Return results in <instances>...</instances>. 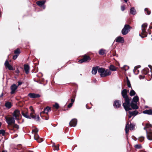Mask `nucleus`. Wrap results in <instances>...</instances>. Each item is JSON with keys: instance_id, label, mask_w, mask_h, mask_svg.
I'll return each mask as SVG.
<instances>
[{"instance_id": "obj_19", "label": "nucleus", "mask_w": 152, "mask_h": 152, "mask_svg": "<svg viewBox=\"0 0 152 152\" xmlns=\"http://www.w3.org/2000/svg\"><path fill=\"white\" fill-rule=\"evenodd\" d=\"M129 115H131L132 116H135L138 113V112L137 111L135 110L133 111H129Z\"/></svg>"}, {"instance_id": "obj_6", "label": "nucleus", "mask_w": 152, "mask_h": 152, "mask_svg": "<svg viewBox=\"0 0 152 152\" xmlns=\"http://www.w3.org/2000/svg\"><path fill=\"white\" fill-rule=\"evenodd\" d=\"M46 1L45 0H41L37 1L36 3L40 7H42L43 9L45 8V6L44 5Z\"/></svg>"}, {"instance_id": "obj_3", "label": "nucleus", "mask_w": 152, "mask_h": 152, "mask_svg": "<svg viewBox=\"0 0 152 152\" xmlns=\"http://www.w3.org/2000/svg\"><path fill=\"white\" fill-rule=\"evenodd\" d=\"M147 23H144L142 25V35L144 36H141L140 34H139V35L142 38H143L145 37H146L147 36V32H146L145 28L147 27Z\"/></svg>"}, {"instance_id": "obj_32", "label": "nucleus", "mask_w": 152, "mask_h": 152, "mask_svg": "<svg viewBox=\"0 0 152 152\" xmlns=\"http://www.w3.org/2000/svg\"><path fill=\"white\" fill-rule=\"evenodd\" d=\"M128 124H126L125 128V130L126 132V134H127L129 131V126H128Z\"/></svg>"}, {"instance_id": "obj_52", "label": "nucleus", "mask_w": 152, "mask_h": 152, "mask_svg": "<svg viewBox=\"0 0 152 152\" xmlns=\"http://www.w3.org/2000/svg\"><path fill=\"white\" fill-rule=\"evenodd\" d=\"M71 102H72L71 103H72V104L75 101L74 99H71Z\"/></svg>"}, {"instance_id": "obj_38", "label": "nucleus", "mask_w": 152, "mask_h": 152, "mask_svg": "<svg viewBox=\"0 0 152 152\" xmlns=\"http://www.w3.org/2000/svg\"><path fill=\"white\" fill-rule=\"evenodd\" d=\"M134 147L137 149H140L142 148V146L140 144H137L135 145Z\"/></svg>"}, {"instance_id": "obj_30", "label": "nucleus", "mask_w": 152, "mask_h": 152, "mask_svg": "<svg viewBox=\"0 0 152 152\" xmlns=\"http://www.w3.org/2000/svg\"><path fill=\"white\" fill-rule=\"evenodd\" d=\"M105 50L101 49L99 50V53L100 55H103L105 54Z\"/></svg>"}, {"instance_id": "obj_59", "label": "nucleus", "mask_w": 152, "mask_h": 152, "mask_svg": "<svg viewBox=\"0 0 152 152\" xmlns=\"http://www.w3.org/2000/svg\"><path fill=\"white\" fill-rule=\"evenodd\" d=\"M125 2H127L128 1V0H124Z\"/></svg>"}, {"instance_id": "obj_45", "label": "nucleus", "mask_w": 152, "mask_h": 152, "mask_svg": "<svg viewBox=\"0 0 152 152\" xmlns=\"http://www.w3.org/2000/svg\"><path fill=\"white\" fill-rule=\"evenodd\" d=\"M18 54H15V55L13 56L12 58L14 60H15L18 56Z\"/></svg>"}, {"instance_id": "obj_5", "label": "nucleus", "mask_w": 152, "mask_h": 152, "mask_svg": "<svg viewBox=\"0 0 152 152\" xmlns=\"http://www.w3.org/2000/svg\"><path fill=\"white\" fill-rule=\"evenodd\" d=\"M130 30V27L128 25H125L121 31L122 34L123 35L127 34Z\"/></svg>"}, {"instance_id": "obj_14", "label": "nucleus", "mask_w": 152, "mask_h": 152, "mask_svg": "<svg viewBox=\"0 0 152 152\" xmlns=\"http://www.w3.org/2000/svg\"><path fill=\"white\" fill-rule=\"evenodd\" d=\"M147 137V139L150 140H152V131L148 132L146 131Z\"/></svg>"}, {"instance_id": "obj_50", "label": "nucleus", "mask_w": 152, "mask_h": 152, "mask_svg": "<svg viewBox=\"0 0 152 152\" xmlns=\"http://www.w3.org/2000/svg\"><path fill=\"white\" fill-rule=\"evenodd\" d=\"M121 10L122 11H124L125 10V7L124 6H122L121 7Z\"/></svg>"}, {"instance_id": "obj_17", "label": "nucleus", "mask_w": 152, "mask_h": 152, "mask_svg": "<svg viewBox=\"0 0 152 152\" xmlns=\"http://www.w3.org/2000/svg\"><path fill=\"white\" fill-rule=\"evenodd\" d=\"M50 110V108L49 107H47L44 109V111L41 113L40 115H41L42 113H45L47 114H48V112Z\"/></svg>"}, {"instance_id": "obj_34", "label": "nucleus", "mask_w": 152, "mask_h": 152, "mask_svg": "<svg viewBox=\"0 0 152 152\" xmlns=\"http://www.w3.org/2000/svg\"><path fill=\"white\" fill-rule=\"evenodd\" d=\"M148 71V69H144L142 71V72L143 74L146 75L147 74Z\"/></svg>"}, {"instance_id": "obj_9", "label": "nucleus", "mask_w": 152, "mask_h": 152, "mask_svg": "<svg viewBox=\"0 0 152 152\" xmlns=\"http://www.w3.org/2000/svg\"><path fill=\"white\" fill-rule=\"evenodd\" d=\"M18 86L15 84H13L11 86L10 88L11 91L10 92V94H12L15 93V91L18 88Z\"/></svg>"}, {"instance_id": "obj_1", "label": "nucleus", "mask_w": 152, "mask_h": 152, "mask_svg": "<svg viewBox=\"0 0 152 152\" xmlns=\"http://www.w3.org/2000/svg\"><path fill=\"white\" fill-rule=\"evenodd\" d=\"M121 94L123 98L124 99L125 102L123 103V106L126 111L131 110L132 109L130 108V100L127 95V90L124 89L121 92Z\"/></svg>"}, {"instance_id": "obj_62", "label": "nucleus", "mask_w": 152, "mask_h": 152, "mask_svg": "<svg viewBox=\"0 0 152 152\" xmlns=\"http://www.w3.org/2000/svg\"><path fill=\"white\" fill-rule=\"evenodd\" d=\"M1 123L0 122V127L1 126Z\"/></svg>"}, {"instance_id": "obj_8", "label": "nucleus", "mask_w": 152, "mask_h": 152, "mask_svg": "<svg viewBox=\"0 0 152 152\" xmlns=\"http://www.w3.org/2000/svg\"><path fill=\"white\" fill-rule=\"evenodd\" d=\"M19 111L18 110H16L14 112L13 116L15 119H18L20 115Z\"/></svg>"}, {"instance_id": "obj_47", "label": "nucleus", "mask_w": 152, "mask_h": 152, "mask_svg": "<svg viewBox=\"0 0 152 152\" xmlns=\"http://www.w3.org/2000/svg\"><path fill=\"white\" fill-rule=\"evenodd\" d=\"M34 119L36 121H39L40 119L38 115H37V117L35 116V118Z\"/></svg>"}, {"instance_id": "obj_54", "label": "nucleus", "mask_w": 152, "mask_h": 152, "mask_svg": "<svg viewBox=\"0 0 152 152\" xmlns=\"http://www.w3.org/2000/svg\"><path fill=\"white\" fill-rule=\"evenodd\" d=\"M3 96V93H2L1 95H0V98L2 97Z\"/></svg>"}, {"instance_id": "obj_12", "label": "nucleus", "mask_w": 152, "mask_h": 152, "mask_svg": "<svg viewBox=\"0 0 152 152\" xmlns=\"http://www.w3.org/2000/svg\"><path fill=\"white\" fill-rule=\"evenodd\" d=\"M121 105V102L120 101L116 100L115 101L113 104V106L117 108L119 107Z\"/></svg>"}, {"instance_id": "obj_10", "label": "nucleus", "mask_w": 152, "mask_h": 152, "mask_svg": "<svg viewBox=\"0 0 152 152\" xmlns=\"http://www.w3.org/2000/svg\"><path fill=\"white\" fill-rule=\"evenodd\" d=\"M115 42H120L122 43L124 42V40L123 37L119 36L117 37L115 40Z\"/></svg>"}, {"instance_id": "obj_13", "label": "nucleus", "mask_w": 152, "mask_h": 152, "mask_svg": "<svg viewBox=\"0 0 152 152\" xmlns=\"http://www.w3.org/2000/svg\"><path fill=\"white\" fill-rule=\"evenodd\" d=\"M28 96L31 98H38L40 96V95L39 94L31 93L29 94Z\"/></svg>"}, {"instance_id": "obj_51", "label": "nucleus", "mask_w": 152, "mask_h": 152, "mask_svg": "<svg viewBox=\"0 0 152 152\" xmlns=\"http://www.w3.org/2000/svg\"><path fill=\"white\" fill-rule=\"evenodd\" d=\"M30 109L31 111V112H34V110L33 109L32 106H30Z\"/></svg>"}, {"instance_id": "obj_43", "label": "nucleus", "mask_w": 152, "mask_h": 152, "mask_svg": "<svg viewBox=\"0 0 152 152\" xmlns=\"http://www.w3.org/2000/svg\"><path fill=\"white\" fill-rule=\"evenodd\" d=\"M145 11L147 12V14L149 15L150 14V12L148 10V8H145Z\"/></svg>"}, {"instance_id": "obj_24", "label": "nucleus", "mask_w": 152, "mask_h": 152, "mask_svg": "<svg viewBox=\"0 0 152 152\" xmlns=\"http://www.w3.org/2000/svg\"><path fill=\"white\" fill-rule=\"evenodd\" d=\"M110 69L112 71H116L117 68L113 65H111L109 67Z\"/></svg>"}, {"instance_id": "obj_44", "label": "nucleus", "mask_w": 152, "mask_h": 152, "mask_svg": "<svg viewBox=\"0 0 152 152\" xmlns=\"http://www.w3.org/2000/svg\"><path fill=\"white\" fill-rule=\"evenodd\" d=\"M53 106L56 109H58L59 107V105L57 103H56L55 104L53 105Z\"/></svg>"}, {"instance_id": "obj_26", "label": "nucleus", "mask_w": 152, "mask_h": 152, "mask_svg": "<svg viewBox=\"0 0 152 152\" xmlns=\"http://www.w3.org/2000/svg\"><path fill=\"white\" fill-rule=\"evenodd\" d=\"M138 97L137 96H136L133 98L132 101L136 103L138 101Z\"/></svg>"}, {"instance_id": "obj_22", "label": "nucleus", "mask_w": 152, "mask_h": 152, "mask_svg": "<svg viewBox=\"0 0 152 152\" xmlns=\"http://www.w3.org/2000/svg\"><path fill=\"white\" fill-rule=\"evenodd\" d=\"M130 105V107L131 106L132 108L133 109H138V107L137 105L135 104L131 103ZM131 109V108L130 107Z\"/></svg>"}, {"instance_id": "obj_49", "label": "nucleus", "mask_w": 152, "mask_h": 152, "mask_svg": "<svg viewBox=\"0 0 152 152\" xmlns=\"http://www.w3.org/2000/svg\"><path fill=\"white\" fill-rule=\"evenodd\" d=\"M73 104L72 103H70L68 105V108H70L72 105Z\"/></svg>"}, {"instance_id": "obj_42", "label": "nucleus", "mask_w": 152, "mask_h": 152, "mask_svg": "<svg viewBox=\"0 0 152 152\" xmlns=\"http://www.w3.org/2000/svg\"><path fill=\"white\" fill-rule=\"evenodd\" d=\"M13 127L14 128H16L17 129H18L19 128V126L17 124H14Z\"/></svg>"}, {"instance_id": "obj_31", "label": "nucleus", "mask_w": 152, "mask_h": 152, "mask_svg": "<svg viewBox=\"0 0 152 152\" xmlns=\"http://www.w3.org/2000/svg\"><path fill=\"white\" fill-rule=\"evenodd\" d=\"M135 127V125L131 123L129 125L130 129L131 130H134Z\"/></svg>"}, {"instance_id": "obj_33", "label": "nucleus", "mask_w": 152, "mask_h": 152, "mask_svg": "<svg viewBox=\"0 0 152 152\" xmlns=\"http://www.w3.org/2000/svg\"><path fill=\"white\" fill-rule=\"evenodd\" d=\"M20 53V49L18 48L16 50H15L14 51V53L16 54H18V55Z\"/></svg>"}, {"instance_id": "obj_64", "label": "nucleus", "mask_w": 152, "mask_h": 152, "mask_svg": "<svg viewBox=\"0 0 152 152\" xmlns=\"http://www.w3.org/2000/svg\"><path fill=\"white\" fill-rule=\"evenodd\" d=\"M48 118H47V119H46L47 120H48Z\"/></svg>"}, {"instance_id": "obj_15", "label": "nucleus", "mask_w": 152, "mask_h": 152, "mask_svg": "<svg viewBox=\"0 0 152 152\" xmlns=\"http://www.w3.org/2000/svg\"><path fill=\"white\" fill-rule=\"evenodd\" d=\"M38 132V129L36 128L32 131V132L34 134V138H35L36 137H39V135L37 133Z\"/></svg>"}, {"instance_id": "obj_4", "label": "nucleus", "mask_w": 152, "mask_h": 152, "mask_svg": "<svg viewBox=\"0 0 152 152\" xmlns=\"http://www.w3.org/2000/svg\"><path fill=\"white\" fill-rule=\"evenodd\" d=\"M6 121L9 126H11L14 124L15 122V118L12 117H5Z\"/></svg>"}, {"instance_id": "obj_55", "label": "nucleus", "mask_w": 152, "mask_h": 152, "mask_svg": "<svg viewBox=\"0 0 152 152\" xmlns=\"http://www.w3.org/2000/svg\"><path fill=\"white\" fill-rule=\"evenodd\" d=\"M144 139V137H142V138H141V140H140V141L142 142L143 140Z\"/></svg>"}, {"instance_id": "obj_28", "label": "nucleus", "mask_w": 152, "mask_h": 152, "mask_svg": "<svg viewBox=\"0 0 152 152\" xmlns=\"http://www.w3.org/2000/svg\"><path fill=\"white\" fill-rule=\"evenodd\" d=\"M22 114L24 117L27 118L31 119L30 117L28 114L27 113H25L23 112H22Z\"/></svg>"}, {"instance_id": "obj_20", "label": "nucleus", "mask_w": 152, "mask_h": 152, "mask_svg": "<svg viewBox=\"0 0 152 152\" xmlns=\"http://www.w3.org/2000/svg\"><path fill=\"white\" fill-rule=\"evenodd\" d=\"M98 67H93L92 69V73L93 74L95 75L97 72V71H98Z\"/></svg>"}, {"instance_id": "obj_16", "label": "nucleus", "mask_w": 152, "mask_h": 152, "mask_svg": "<svg viewBox=\"0 0 152 152\" xmlns=\"http://www.w3.org/2000/svg\"><path fill=\"white\" fill-rule=\"evenodd\" d=\"M24 69L25 72L26 74H28L29 72L30 68L28 65L24 64Z\"/></svg>"}, {"instance_id": "obj_40", "label": "nucleus", "mask_w": 152, "mask_h": 152, "mask_svg": "<svg viewBox=\"0 0 152 152\" xmlns=\"http://www.w3.org/2000/svg\"><path fill=\"white\" fill-rule=\"evenodd\" d=\"M5 133V131L4 130L1 129L0 130V134H1L2 135H4Z\"/></svg>"}, {"instance_id": "obj_2", "label": "nucleus", "mask_w": 152, "mask_h": 152, "mask_svg": "<svg viewBox=\"0 0 152 152\" xmlns=\"http://www.w3.org/2000/svg\"><path fill=\"white\" fill-rule=\"evenodd\" d=\"M98 72L100 74L101 77H102L110 75L111 74V72L109 70L106 69L105 70L103 68H99Z\"/></svg>"}, {"instance_id": "obj_56", "label": "nucleus", "mask_w": 152, "mask_h": 152, "mask_svg": "<svg viewBox=\"0 0 152 152\" xmlns=\"http://www.w3.org/2000/svg\"><path fill=\"white\" fill-rule=\"evenodd\" d=\"M148 67L151 69H152L151 68L152 67V66L151 65H148Z\"/></svg>"}, {"instance_id": "obj_7", "label": "nucleus", "mask_w": 152, "mask_h": 152, "mask_svg": "<svg viewBox=\"0 0 152 152\" xmlns=\"http://www.w3.org/2000/svg\"><path fill=\"white\" fill-rule=\"evenodd\" d=\"M90 60V57L88 56L85 55L82 59L79 60V62L82 63L83 62L88 61Z\"/></svg>"}, {"instance_id": "obj_61", "label": "nucleus", "mask_w": 152, "mask_h": 152, "mask_svg": "<svg viewBox=\"0 0 152 152\" xmlns=\"http://www.w3.org/2000/svg\"><path fill=\"white\" fill-rule=\"evenodd\" d=\"M142 78H144V77L142 76Z\"/></svg>"}, {"instance_id": "obj_58", "label": "nucleus", "mask_w": 152, "mask_h": 152, "mask_svg": "<svg viewBox=\"0 0 152 152\" xmlns=\"http://www.w3.org/2000/svg\"><path fill=\"white\" fill-rule=\"evenodd\" d=\"M146 127L145 126L144 128V130H146V131H147L146 130Z\"/></svg>"}, {"instance_id": "obj_25", "label": "nucleus", "mask_w": 152, "mask_h": 152, "mask_svg": "<svg viewBox=\"0 0 152 152\" xmlns=\"http://www.w3.org/2000/svg\"><path fill=\"white\" fill-rule=\"evenodd\" d=\"M34 139L36 140L39 143H40L43 141V139L40 138L39 136V137H36L35 138H34Z\"/></svg>"}, {"instance_id": "obj_18", "label": "nucleus", "mask_w": 152, "mask_h": 152, "mask_svg": "<svg viewBox=\"0 0 152 152\" xmlns=\"http://www.w3.org/2000/svg\"><path fill=\"white\" fill-rule=\"evenodd\" d=\"M142 113L145 114L152 115V110H146L143 111Z\"/></svg>"}, {"instance_id": "obj_21", "label": "nucleus", "mask_w": 152, "mask_h": 152, "mask_svg": "<svg viewBox=\"0 0 152 152\" xmlns=\"http://www.w3.org/2000/svg\"><path fill=\"white\" fill-rule=\"evenodd\" d=\"M130 12L132 15H135L136 14V10L134 7H132L130 10Z\"/></svg>"}, {"instance_id": "obj_57", "label": "nucleus", "mask_w": 152, "mask_h": 152, "mask_svg": "<svg viewBox=\"0 0 152 152\" xmlns=\"http://www.w3.org/2000/svg\"><path fill=\"white\" fill-rule=\"evenodd\" d=\"M132 115H129V118H130L132 116Z\"/></svg>"}, {"instance_id": "obj_63", "label": "nucleus", "mask_w": 152, "mask_h": 152, "mask_svg": "<svg viewBox=\"0 0 152 152\" xmlns=\"http://www.w3.org/2000/svg\"><path fill=\"white\" fill-rule=\"evenodd\" d=\"M2 152H5L4 151H2Z\"/></svg>"}, {"instance_id": "obj_27", "label": "nucleus", "mask_w": 152, "mask_h": 152, "mask_svg": "<svg viewBox=\"0 0 152 152\" xmlns=\"http://www.w3.org/2000/svg\"><path fill=\"white\" fill-rule=\"evenodd\" d=\"M53 149L54 151H58L59 150V145H57L56 146L55 145H53Z\"/></svg>"}, {"instance_id": "obj_53", "label": "nucleus", "mask_w": 152, "mask_h": 152, "mask_svg": "<svg viewBox=\"0 0 152 152\" xmlns=\"http://www.w3.org/2000/svg\"><path fill=\"white\" fill-rule=\"evenodd\" d=\"M22 84V83L21 82H18V86H19L21 85Z\"/></svg>"}, {"instance_id": "obj_39", "label": "nucleus", "mask_w": 152, "mask_h": 152, "mask_svg": "<svg viewBox=\"0 0 152 152\" xmlns=\"http://www.w3.org/2000/svg\"><path fill=\"white\" fill-rule=\"evenodd\" d=\"M34 113V112H31L30 114V116L31 118H35V116L33 115V114Z\"/></svg>"}, {"instance_id": "obj_36", "label": "nucleus", "mask_w": 152, "mask_h": 152, "mask_svg": "<svg viewBox=\"0 0 152 152\" xmlns=\"http://www.w3.org/2000/svg\"><path fill=\"white\" fill-rule=\"evenodd\" d=\"M127 86L128 87L131 88L132 89V88H131V85L130 81H129V80L128 79V78L127 77Z\"/></svg>"}, {"instance_id": "obj_37", "label": "nucleus", "mask_w": 152, "mask_h": 152, "mask_svg": "<svg viewBox=\"0 0 152 152\" xmlns=\"http://www.w3.org/2000/svg\"><path fill=\"white\" fill-rule=\"evenodd\" d=\"M129 68V66L126 65H124L123 67V69L125 71H126V70H128Z\"/></svg>"}, {"instance_id": "obj_60", "label": "nucleus", "mask_w": 152, "mask_h": 152, "mask_svg": "<svg viewBox=\"0 0 152 152\" xmlns=\"http://www.w3.org/2000/svg\"><path fill=\"white\" fill-rule=\"evenodd\" d=\"M28 152H33V151H32L29 150L28 151Z\"/></svg>"}, {"instance_id": "obj_41", "label": "nucleus", "mask_w": 152, "mask_h": 152, "mask_svg": "<svg viewBox=\"0 0 152 152\" xmlns=\"http://www.w3.org/2000/svg\"><path fill=\"white\" fill-rule=\"evenodd\" d=\"M6 67H7V68H8V69L10 70H13V68L12 66L10 64L8 65V66H6Z\"/></svg>"}, {"instance_id": "obj_29", "label": "nucleus", "mask_w": 152, "mask_h": 152, "mask_svg": "<svg viewBox=\"0 0 152 152\" xmlns=\"http://www.w3.org/2000/svg\"><path fill=\"white\" fill-rule=\"evenodd\" d=\"M140 66H136L134 67V69L133 70L134 73L135 74H137L139 72V70H137V68H140Z\"/></svg>"}, {"instance_id": "obj_48", "label": "nucleus", "mask_w": 152, "mask_h": 152, "mask_svg": "<svg viewBox=\"0 0 152 152\" xmlns=\"http://www.w3.org/2000/svg\"><path fill=\"white\" fill-rule=\"evenodd\" d=\"M151 126V125L150 124H146L145 125V126L146 127V128H149V127Z\"/></svg>"}, {"instance_id": "obj_11", "label": "nucleus", "mask_w": 152, "mask_h": 152, "mask_svg": "<svg viewBox=\"0 0 152 152\" xmlns=\"http://www.w3.org/2000/svg\"><path fill=\"white\" fill-rule=\"evenodd\" d=\"M77 122L76 119H73L69 122V125L71 126L75 127L77 125Z\"/></svg>"}, {"instance_id": "obj_46", "label": "nucleus", "mask_w": 152, "mask_h": 152, "mask_svg": "<svg viewBox=\"0 0 152 152\" xmlns=\"http://www.w3.org/2000/svg\"><path fill=\"white\" fill-rule=\"evenodd\" d=\"M10 64H9V63L8 61H7V59L5 62V63H4V65H5V66L6 67L7 66H8V65H9Z\"/></svg>"}, {"instance_id": "obj_23", "label": "nucleus", "mask_w": 152, "mask_h": 152, "mask_svg": "<svg viewBox=\"0 0 152 152\" xmlns=\"http://www.w3.org/2000/svg\"><path fill=\"white\" fill-rule=\"evenodd\" d=\"M5 105L6 107L9 109L12 107V104L11 102H7L5 103Z\"/></svg>"}, {"instance_id": "obj_35", "label": "nucleus", "mask_w": 152, "mask_h": 152, "mask_svg": "<svg viewBox=\"0 0 152 152\" xmlns=\"http://www.w3.org/2000/svg\"><path fill=\"white\" fill-rule=\"evenodd\" d=\"M136 94L135 92L132 89L130 91L129 94L131 96L134 95Z\"/></svg>"}]
</instances>
